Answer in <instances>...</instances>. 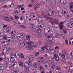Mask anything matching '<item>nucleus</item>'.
Listing matches in <instances>:
<instances>
[{
	"label": "nucleus",
	"mask_w": 73,
	"mask_h": 73,
	"mask_svg": "<svg viewBox=\"0 0 73 73\" xmlns=\"http://www.w3.org/2000/svg\"><path fill=\"white\" fill-rule=\"evenodd\" d=\"M27 44L29 45V46L27 47V49L29 50H32L33 49V47L36 46V45H37V43H34L33 44L32 41H31L30 42H27Z\"/></svg>",
	"instance_id": "nucleus-1"
},
{
	"label": "nucleus",
	"mask_w": 73,
	"mask_h": 73,
	"mask_svg": "<svg viewBox=\"0 0 73 73\" xmlns=\"http://www.w3.org/2000/svg\"><path fill=\"white\" fill-rule=\"evenodd\" d=\"M37 60L38 62H42L45 60V59L42 57H39L37 58Z\"/></svg>",
	"instance_id": "nucleus-2"
},
{
	"label": "nucleus",
	"mask_w": 73,
	"mask_h": 73,
	"mask_svg": "<svg viewBox=\"0 0 73 73\" xmlns=\"http://www.w3.org/2000/svg\"><path fill=\"white\" fill-rule=\"evenodd\" d=\"M18 45L19 48H23L24 46H25V43L23 42H20L19 43Z\"/></svg>",
	"instance_id": "nucleus-3"
},
{
	"label": "nucleus",
	"mask_w": 73,
	"mask_h": 73,
	"mask_svg": "<svg viewBox=\"0 0 73 73\" xmlns=\"http://www.w3.org/2000/svg\"><path fill=\"white\" fill-rule=\"evenodd\" d=\"M53 13H54L51 10H48L46 13L47 15H48V16H52Z\"/></svg>",
	"instance_id": "nucleus-4"
},
{
	"label": "nucleus",
	"mask_w": 73,
	"mask_h": 73,
	"mask_svg": "<svg viewBox=\"0 0 73 73\" xmlns=\"http://www.w3.org/2000/svg\"><path fill=\"white\" fill-rule=\"evenodd\" d=\"M33 31L35 33H39V32H40L41 31V30L40 28L38 27L34 29Z\"/></svg>",
	"instance_id": "nucleus-5"
},
{
	"label": "nucleus",
	"mask_w": 73,
	"mask_h": 73,
	"mask_svg": "<svg viewBox=\"0 0 73 73\" xmlns=\"http://www.w3.org/2000/svg\"><path fill=\"white\" fill-rule=\"evenodd\" d=\"M50 23L52 24L53 26L54 27V28H58L59 25L57 23H56L53 22H51Z\"/></svg>",
	"instance_id": "nucleus-6"
},
{
	"label": "nucleus",
	"mask_w": 73,
	"mask_h": 73,
	"mask_svg": "<svg viewBox=\"0 0 73 73\" xmlns=\"http://www.w3.org/2000/svg\"><path fill=\"white\" fill-rule=\"evenodd\" d=\"M44 65L46 68H48L50 67L49 64L48 62H44Z\"/></svg>",
	"instance_id": "nucleus-7"
},
{
	"label": "nucleus",
	"mask_w": 73,
	"mask_h": 73,
	"mask_svg": "<svg viewBox=\"0 0 73 73\" xmlns=\"http://www.w3.org/2000/svg\"><path fill=\"white\" fill-rule=\"evenodd\" d=\"M27 21L28 22H30L31 21V17L29 15H27L26 16Z\"/></svg>",
	"instance_id": "nucleus-8"
},
{
	"label": "nucleus",
	"mask_w": 73,
	"mask_h": 73,
	"mask_svg": "<svg viewBox=\"0 0 73 73\" xmlns=\"http://www.w3.org/2000/svg\"><path fill=\"white\" fill-rule=\"evenodd\" d=\"M11 40L14 42H17V36H15L13 38H11Z\"/></svg>",
	"instance_id": "nucleus-9"
},
{
	"label": "nucleus",
	"mask_w": 73,
	"mask_h": 73,
	"mask_svg": "<svg viewBox=\"0 0 73 73\" xmlns=\"http://www.w3.org/2000/svg\"><path fill=\"white\" fill-rule=\"evenodd\" d=\"M47 37L50 41H52L53 40V36L52 35H50L49 36H48Z\"/></svg>",
	"instance_id": "nucleus-10"
},
{
	"label": "nucleus",
	"mask_w": 73,
	"mask_h": 73,
	"mask_svg": "<svg viewBox=\"0 0 73 73\" xmlns=\"http://www.w3.org/2000/svg\"><path fill=\"white\" fill-rule=\"evenodd\" d=\"M53 57V58H54L56 61H58L59 60V57H58V56L57 54H55L54 55Z\"/></svg>",
	"instance_id": "nucleus-11"
},
{
	"label": "nucleus",
	"mask_w": 73,
	"mask_h": 73,
	"mask_svg": "<svg viewBox=\"0 0 73 73\" xmlns=\"http://www.w3.org/2000/svg\"><path fill=\"white\" fill-rule=\"evenodd\" d=\"M3 17L6 21H10V19L9 18V17L7 16H4Z\"/></svg>",
	"instance_id": "nucleus-12"
},
{
	"label": "nucleus",
	"mask_w": 73,
	"mask_h": 73,
	"mask_svg": "<svg viewBox=\"0 0 73 73\" xmlns=\"http://www.w3.org/2000/svg\"><path fill=\"white\" fill-rule=\"evenodd\" d=\"M44 19V18L42 16H40L38 17L37 19L38 21V22H41V21H42L43 20V19Z\"/></svg>",
	"instance_id": "nucleus-13"
},
{
	"label": "nucleus",
	"mask_w": 73,
	"mask_h": 73,
	"mask_svg": "<svg viewBox=\"0 0 73 73\" xmlns=\"http://www.w3.org/2000/svg\"><path fill=\"white\" fill-rule=\"evenodd\" d=\"M30 37H31V35H29L27 36L26 38H27V40H26V43L27 44V42H29V40H30ZM27 41H28L27 42Z\"/></svg>",
	"instance_id": "nucleus-14"
},
{
	"label": "nucleus",
	"mask_w": 73,
	"mask_h": 73,
	"mask_svg": "<svg viewBox=\"0 0 73 73\" xmlns=\"http://www.w3.org/2000/svg\"><path fill=\"white\" fill-rule=\"evenodd\" d=\"M17 8H15L14 10V13L16 15H18L19 13V11L17 9Z\"/></svg>",
	"instance_id": "nucleus-15"
},
{
	"label": "nucleus",
	"mask_w": 73,
	"mask_h": 73,
	"mask_svg": "<svg viewBox=\"0 0 73 73\" xmlns=\"http://www.w3.org/2000/svg\"><path fill=\"white\" fill-rule=\"evenodd\" d=\"M1 44H2L3 46H6V45H8V43H7V42L2 41L1 42Z\"/></svg>",
	"instance_id": "nucleus-16"
},
{
	"label": "nucleus",
	"mask_w": 73,
	"mask_h": 73,
	"mask_svg": "<svg viewBox=\"0 0 73 73\" xmlns=\"http://www.w3.org/2000/svg\"><path fill=\"white\" fill-rule=\"evenodd\" d=\"M44 32L45 33H48L50 32V30L47 28H45L44 29Z\"/></svg>",
	"instance_id": "nucleus-17"
},
{
	"label": "nucleus",
	"mask_w": 73,
	"mask_h": 73,
	"mask_svg": "<svg viewBox=\"0 0 73 73\" xmlns=\"http://www.w3.org/2000/svg\"><path fill=\"white\" fill-rule=\"evenodd\" d=\"M29 28H31V29H34L35 28V26L33 24L29 23Z\"/></svg>",
	"instance_id": "nucleus-18"
},
{
	"label": "nucleus",
	"mask_w": 73,
	"mask_h": 73,
	"mask_svg": "<svg viewBox=\"0 0 73 73\" xmlns=\"http://www.w3.org/2000/svg\"><path fill=\"white\" fill-rule=\"evenodd\" d=\"M0 57L4 59L5 58H6L5 54H3L2 53L0 54Z\"/></svg>",
	"instance_id": "nucleus-19"
},
{
	"label": "nucleus",
	"mask_w": 73,
	"mask_h": 73,
	"mask_svg": "<svg viewBox=\"0 0 73 73\" xmlns=\"http://www.w3.org/2000/svg\"><path fill=\"white\" fill-rule=\"evenodd\" d=\"M29 60L30 61H33V60H34V59H35V58H34V56L33 55H31L29 56Z\"/></svg>",
	"instance_id": "nucleus-20"
},
{
	"label": "nucleus",
	"mask_w": 73,
	"mask_h": 73,
	"mask_svg": "<svg viewBox=\"0 0 73 73\" xmlns=\"http://www.w3.org/2000/svg\"><path fill=\"white\" fill-rule=\"evenodd\" d=\"M11 62H13L15 61V58L14 57H11L9 58Z\"/></svg>",
	"instance_id": "nucleus-21"
},
{
	"label": "nucleus",
	"mask_w": 73,
	"mask_h": 73,
	"mask_svg": "<svg viewBox=\"0 0 73 73\" xmlns=\"http://www.w3.org/2000/svg\"><path fill=\"white\" fill-rule=\"evenodd\" d=\"M15 57L16 58H19L20 57V55L17 52H16L15 55H14Z\"/></svg>",
	"instance_id": "nucleus-22"
},
{
	"label": "nucleus",
	"mask_w": 73,
	"mask_h": 73,
	"mask_svg": "<svg viewBox=\"0 0 73 73\" xmlns=\"http://www.w3.org/2000/svg\"><path fill=\"white\" fill-rule=\"evenodd\" d=\"M43 24L41 22H39L38 25V26L40 28H42L43 27Z\"/></svg>",
	"instance_id": "nucleus-23"
},
{
	"label": "nucleus",
	"mask_w": 73,
	"mask_h": 73,
	"mask_svg": "<svg viewBox=\"0 0 73 73\" xmlns=\"http://www.w3.org/2000/svg\"><path fill=\"white\" fill-rule=\"evenodd\" d=\"M13 65L14 68H17V62H14L13 63Z\"/></svg>",
	"instance_id": "nucleus-24"
},
{
	"label": "nucleus",
	"mask_w": 73,
	"mask_h": 73,
	"mask_svg": "<svg viewBox=\"0 0 73 73\" xmlns=\"http://www.w3.org/2000/svg\"><path fill=\"white\" fill-rule=\"evenodd\" d=\"M62 12L64 14H66L68 13V11L67 9H62Z\"/></svg>",
	"instance_id": "nucleus-25"
},
{
	"label": "nucleus",
	"mask_w": 73,
	"mask_h": 73,
	"mask_svg": "<svg viewBox=\"0 0 73 73\" xmlns=\"http://www.w3.org/2000/svg\"><path fill=\"white\" fill-rule=\"evenodd\" d=\"M69 43L70 45H73V38H71L69 40Z\"/></svg>",
	"instance_id": "nucleus-26"
},
{
	"label": "nucleus",
	"mask_w": 73,
	"mask_h": 73,
	"mask_svg": "<svg viewBox=\"0 0 73 73\" xmlns=\"http://www.w3.org/2000/svg\"><path fill=\"white\" fill-rule=\"evenodd\" d=\"M70 10L73 13V5L72 4V3H71L70 5Z\"/></svg>",
	"instance_id": "nucleus-27"
},
{
	"label": "nucleus",
	"mask_w": 73,
	"mask_h": 73,
	"mask_svg": "<svg viewBox=\"0 0 73 73\" xmlns=\"http://www.w3.org/2000/svg\"><path fill=\"white\" fill-rule=\"evenodd\" d=\"M31 18L32 19L35 20L36 19L37 17H36V16L34 14H33L32 16H31Z\"/></svg>",
	"instance_id": "nucleus-28"
},
{
	"label": "nucleus",
	"mask_w": 73,
	"mask_h": 73,
	"mask_svg": "<svg viewBox=\"0 0 73 73\" xmlns=\"http://www.w3.org/2000/svg\"><path fill=\"white\" fill-rule=\"evenodd\" d=\"M56 1L55 0L51 1V4L52 5H56Z\"/></svg>",
	"instance_id": "nucleus-29"
},
{
	"label": "nucleus",
	"mask_w": 73,
	"mask_h": 73,
	"mask_svg": "<svg viewBox=\"0 0 73 73\" xmlns=\"http://www.w3.org/2000/svg\"><path fill=\"white\" fill-rule=\"evenodd\" d=\"M16 53V51L15 50H12L11 54H12L13 56L15 55Z\"/></svg>",
	"instance_id": "nucleus-30"
},
{
	"label": "nucleus",
	"mask_w": 73,
	"mask_h": 73,
	"mask_svg": "<svg viewBox=\"0 0 73 73\" xmlns=\"http://www.w3.org/2000/svg\"><path fill=\"white\" fill-rule=\"evenodd\" d=\"M62 32L63 33H65V34H68V29H66L63 30Z\"/></svg>",
	"instance_id": "nucleus-31"
},
{
	"label": "nucleus",
	"mask_w": 73,
	"mask_h": 73,
	"mask_svg": "<svg viewBox=\"0 0 73 73\" xmlns=\"http://www.w3.org/2000/svg\"><path fill=\"white\" fill-rule=\"evenodd\" d=\"M71 15L70 14H68L66 16V18L68 19H69L71 18Z\"/></svg>",
	"instance_id": "nucleus-32"
},
{
	"label": "nucleus",
	"mask_w": 73,
	"mask_h": 73,
	"mask_svg": "<svg viewBox=\"0 0 73 73\" xmlns=\"http://www.w3.org/2000/svg\"><path fill=\"white\" fill-rule=\"evenodd\" d=\"M19 66L20 67H23V63L22 62L20 61L19 62Z\"/></svg>",
	"instance_id": "nucleus-33"
},
{
	"label": "nucleus",
	"mask_w": 73,
	"mask_h": 73,
	"mask_svg": "<svg viewBox=\"0 0 73 73\" xmlns=\"http://www.w3.org/2000/svg\"><path fill=\"white\" fill-rule=\"evenodd\" d=\"M7 53V50H5V48H4L3 50V52L2 53L3 54H5L6 53Z\"/></svg>",
	"instance_id": "nucleus-34"
},
{
	"label": "nucleus",
	"mask_w": 73,
	"mask_h": 73,
	"mask_svg": "<svg viewBox=\"0 0 73 73\" xmlns=\"http://www.w3.org/2000/svg\"><path fill=\"white\" fill-rule=\"evenodd\" d=\"M60 3H64V4H65L66 1V0H64H64H60Z\"/></svg>",
	"instance_id": "nucleus-35"
},
{
	"label": "nucleus",
	"mask_w": 73,
	"mask_h": 73,
	"mask_svg": "<svg viewBox=\"0 0 73 73\" xmlns=\"http://www.w3.org/2000/svg\"><path fill=\"white\" fill-rule=\"evenodd\" d=\"M39 68H40V71H44V68L42 66H40Z\"/></svg>",
	"instance_id": "nucleus-36"
},
{
	"label": "nucleus",
	"mask_w": 73,
	"mask_h": 73,
	"mask_svg": "<svg viewBox=\"0 0 73 73\" xmlns=\"http://www.w3.org/2000/svg\"><path fill=\"white\" fill-rule=\"evenodd\" d=\"M24 66L25 67H26V68H28V67L29 66L28 63H27V62H25Z\"/></svg>",
	"instance_id": "nucleus-37"
},
{
	"label": "nucleus",
	"mask_w": 73,
	"mask_h": 73,
	"mask_svg": "<svg viewBox=\"0 0 73 73\" xmlns=\"http://www.w3.org/2000/svg\"><path fill=\"white\" fill-rule=\"evenodd\" d=\"M36 67L35 66H33L31 67L30 68L33 70H36Z\"/></svg>",
	"instance_id": "nucleus-38"
},
{
	"label": "nucleus",
	"mask_w": 73,
	"mask_h": 73,
	"mask_svg": "<svg viewBox=\"0 0 73 73\" xmlns=\"http://www.w3.org/2000/svg\"><path fill=\"white\" fill-rule=\"evenodd\" d=\"M4 66L3 65H0V69L1 70H4Z\"/></svg>",
	"instance_id": "nucleus-39"
},
{
	"label": "nucleus",
	"mask_w": 73,
	"mask_h": 73,
	"mask_svg": "<svg viewBox=\"0 0 73 73\" xmlns=\"http://www.w3.org/2000/svg\"><path fill=\"white\" fill-rule=\"evenodd\" d=\"M7 53H11H11H12V50L11 49H9L7 50Z\"/></svg>",
	"instance_id": "nucleus-40"
},
{
	"label": "nucleus",
	"mask_w": 73,
	"mask_h": 73,
	"mask_svg": "<svg viewBox=\"0 0 73 73\" xmlns=\"http://www.w3.org/2000/svg\"><path fill=\"white\" fill-rule=\"evenodd\" d=\"M68 26L70 28H72L73 27V25L70 23H69L68 25Z\"/></svg>",
	"instance_id": "nucleus-41"
},
{
	"label": "nucleus",
	"mask_w": 73,
	"mask_h": 73,
	"mask_svg": "<svg viewBox=\"0 0 73 73\" xmlns=\"http://www.w3.org/2000/svg\"><path fill=\"white\" fill-rule=\"evenodd\" d=\"M50 52L51 54H53L54 53V50H50Z\"/></svg>",
	"instance_id": "nucleus-42"
},
{
	"label": "nucleus",
	"mask_w": 73,
	"mask_h": 73,
	"mask_svg": "<svg viewBox=\"0 0 73 73\" xmlns=\"http://www.w3.org/2000/svg\"><path fill=\"white\" fill-rule=\"evenodd\" d=\"M12 36H15L16 35V32L15 31H13L11 32Z\"/></svg>",
	"instance_id": "nucleus-43"
},
{
	"label": "nucleus",
	"mask_w": 73,
	"mask_h": 73,
	"mask_svg": "<svg viewBox=\"0 0 73 73\" xmlns=\"http://www.w3.org/2000/svg\"><path fill=\"white\" fill-rule=\"evenodd\" d=\"M19 56L21 57V58H24V55H23V53H21L19 54Z\"/></svg>",
	"instance_id": "nucleus-44"
},
{
	"label": "nucleus",
	"mask_w": 73,
	"mask_h": 73,
	"mask_svg": "<svg viewBox=\"0 0 73 73\" xmlns=\"http://www.w3.org/2000/svg\"><path fill=\"white\" fill-rule=\"evenodd\" d=\"M58 16L60 17H61L62 16V13L61 12H59L58 13Z\"/></svg>",
	"instance_id": "nucleus-45"
},
{
	"label": "nucleus",
	"mask_w": 73,
	"mask_h": 73,
	"mask_svg": "<svg viewBox=\"0 0 73 73\" xmlns=\"http://www.w3.org/2000/svg\"><path fill=\"white\" fill-rule=\"evenodd\" d=\"M4 60L6 62H9V59H8V58H5Z\"/></svg>",
	"instance_id": "nucleus-46"
},
{
	"label": "nucleus",
	"mask_w": 73,
	"mask_h": 73,
	"mask_svg": "<svg viewBox=\"0 0 73 73\" xmlns=\"http://www.w3.org/2000/svg\"><path fill=\"white\" fill-rule=\"evenodd\" d=\"M32 61H29L28 62V64H29V66H31L32 65Z\"/></svg>",
	"instance_id": "nucleus-47"
},
{
	"label": "nucleus",
	"mask_w": 73,
	"mask_h": 73,
	"mask_svg": "<svg viewBox=\"0 0 73 73\" xmlns=\"http://www.w3.org/2000/svg\"><path fill=\"white\" fill-rule=\"evenodd\" d=\"M10 70L11 71H13V68L12 66H10L9 67Z\"/></svg>",
	"instance_id": "nucleus-48"
},
{
	"label": "nucleus",
	"mask_w": 73,
	"mask_h": 73,
	"mask_svg": "<svg viewBox=\"0 0 73 73\" xmlns=\"http://www.w3.org/2000/svg\"><path fill=\"white\" fill-rule=\"evenodd\" d=\"M11 30V28L10 27H9L7 29V32H10Z\"/></svg>",
	"instance_id": "nucleus-49"
},
{
	"label": "nucleus",
	"mask_w": 73,
	"mask_h": 73,
	"mask_svg": "<svg viewBox=\"0 0 73 73\" xmlns=\"http://www.w3.org/2000/svg\"><path fill=\"white\" fill-rule=\"evenodd\" d=\"M37 7L39 8L40 6V3H38L36 5Z\"/></svg>",
	"instance_id": "nucleus-50"
},
{
	"label": "nucleus",
	"mask_w": 73,
	"mask_h": 73,
	"mask_svg": "<svg viewBox=\"0 0 73 73\" xmlns=\"http://www.w3.org/2000/svg\"><path fill=\"white\" fill-rule=\"evenodd\" d=\"M7 38H8V37H7V35H5L3 37V38L4 40H7Z\"/></svg>",
	"instance_id": "nucleus-51"
},
{
	"label": "nucleus",
	"mask_w": 73,
	"mask_h": 73,
	"mask_svg": "<svg viewBox=\"0 0 73 73\" xmlns=\"http://www.w3.org/2000/svg\"><path fill=\"white\" fill-rule=\"evenodd\" d=\"M45 48L47 50H50V47L49 46H47L46 47H45Z\"/></svg>",
	"instance_id": "nucleus-52"
},
{
	"label": "nucleus",
	"mask_w": 73,
	"mask_h": 73,
	"mask_svg": "<svg viewBox=\"0 0 73 73\" xmlns=\"http://www.w3.org/2000/svg\"><path fill=\"white\" fill-rule=\"evenodd\" d=\"M4 66L5 67V68H7L8 66V64L7 63H6L4 65Z\"/></svg>",
	"instance_id": "nucleus-53"
},
{
	"label": "nucleus",
	"mask_w": 73,
	"mask_h": 73,
	"mask_svg": "<svg viewBox=\"0 0 73 73\" xmlns=\"http://www.w3.org/2000/svg\"><path fill=\"white\" fill-rule=\"evenodd\" d=\"M63 54H64V55L66 54V51L65 50H63L62 51Z\"/></svg>",
	"instance_id": "nucleus-54"
},
{
	"label": "nucleus",
	"mask_w": 73,
	"mask_h": 73,
	"mask_svg": "<svg viewBox=\"0 0 73 73\" xmlns=\"http://www.w3.org/2000/svg\"><path fill=\"white\" fill-rule=\"evenodd\" d=\"M70 70H73V66H70L69 68Z\"/></svg>",
	"instance_id": "nucleus-55"
},
{
	"label": "nucleus",
	"mask_w": 73,
	"mask_h": 73,
	"mask_svg": "<svg viewBox=\"0 0 73 73\" xmlns=\"http://www.w3.org/2000/svg\"><path fill=\"white\" fill-rule=\"evenodd\" d=\"M62 62H66V59H64V58H63V60H62Z\"/></svg>",
	"instance_id": "nucleus-56"
},
{
	"label": "nucleus",
	"mask_w": 73,
	"mask_h": 73,
	"mask_svg": "<svg viewBox=\"0 0 73 73\" xmlns=\"http://www.w3.org/2000/svg\"><path fill=\"white\" fill-rule=\"evenodd\" d=\"M61 36L62 38H65V34H62Z\"/></svg>",
	"instance_id": "nucleus-57"
},
{
	"label": "nucleus",
	"mask_w": 73,
	"mask_h": 73,
	"mask_svg": "<svg viewBox=\"0 0 73 73\" xmlns=\"http://www.w3.org/2000/svg\"><path fill=\"white\" fill-rule=\"evenodd\" d=\"M65 55H64V54H62L61 55V57H62L63 58H65Z\"/></svg>",
	"instance_id": "nucleus-58"
},
{
	"label": "nucleus",
	"mask_w": 73,
	"mask_h": 73,
	"mask_svg": "<svg viewBox=\"0 0 73 73\" xmlns=\"http://www.w3.org/2000/svg\"><path fill=\"white\" fill-rule=\"evenodd\" d=\"M39 55V52H37L35 54V56H37Z\"/></svg>",
	"instance_id": "nucleus-59"
},
{
	"label": "nucleus",
	"mask_w": 73,
	"mask_h": 73,
	"mask_svg": "<svg viewBox=\"0 0 73 73\" xmlns=\"http://www.w3.org/2000/svg\"><path fill=\"white\" fill-rule=\"evenodd\" d=\"M49 2V0H45L44 2V3H48Z\"/></svg>",
	"instance_id": "nucleus-60"
},
{
	"label": "nucleus",
	"mask_w": 73,
	"mask_h": 73,
	"mask_svg": "<svg viewBox=\"0 0 73 73\" xmlns=\"http://www.w3.org/2000/svg\"><path fill=\"white\" fill-rule=\"evenodd\" d=\"M38 42L40 45H42V42L41 41H38Z\"/></svg>",
	"instance_id": "nucleus-61"
},
{
	"label": "nucleus",
	"mask_w": 73,
	"mask_h": 73,
	"mask_svg": "<svg viewBox=\"0 0 73 73\" xmlns=\"http://www.w3.org/2000/svg\"><path fill=\"white\" fill-rule=\"evenodd\" d=\"M27 68H25V71H27V72H28L29 71V68H28V67H26Z\"/></svg>",
	"instance_id": "nucleus-62"
},
{
	"label": "nucleus",
	"mask_w": 73,
	"mask_h": 73,
	"mask_svg": "<svg viewBox=\"0 0 73 73\" xmlns=\"http://www.w3.org/2000/svg\"><path fill=\"white\" fill-rule=\"evenodd\" d=\"M20 28H25V27L23 25H22L20 26Z\"/></svg>",
	"instance_id": "nucleus-63"
},
{
	"label": "nucleus",
	"mask_w": 73,
	"mask_h": 73,
	"mask_svg": "<svg viewBox=\"0 0 73 73\" xmlns=\"http://www.w3.org/2000/svg\"><path fill=\"white\" fill-rule=\"evenodd\" d=\"M56 69L58 70H61V68H60V67H56Z\"/></svg>",
	"instance_id": "nucleus-64"
}]
</instances>
